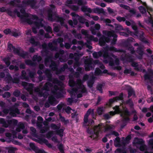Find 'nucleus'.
Returning a JSON list of instances; mask_svg holds the SVG:
<instances>
[{
  "instance_id": "dca6fc26",
  "label": "nucleus",
  "mask_w": 153,
  "mask_h": 153,
  "mask_svg": "<svg viewBox=\"0 0 153 153\" xmlns=\"http://www.w3.org/2000/svg\"><path fill=\"white\" fill-rule=\"evenodd\" d=\"M102 53L101 52H94L93 53V57L95 58H97L101 56Z\"/></svg>"
},
{
  "instance_id": "2f4dec72",
  "label": "nucleus",
  "mask_w": 153,
  "mask_h": 153,
  "mask_svg": "<svg viewBox=\"0 0 153 153\" xmlns=\"http://www.w3.org/2000/svg\"><path fill=\"white\" fill-rule=\"evenodd\" d=\"M4 61L5 62L6 65L8 66L10 64L9 59L8 58H5L4 59Z\"/></svg>"
},
{
  "instance_id": "1a4fd4ad",
  "label": "nucleus",
  "mask_w": 153,
  "mask_h": 153,
  "mask_svg": "<svg viewBox=\"0 0 153 153\" xmlns=\"http://www.w3.org/2000/svg\"><path fill=\"white\" fill-rule=\"evenodd\" d=\"M8 49L10 51H13L15 53L19 55V52H20V49H15L11 44H8Z\"/></svg>"
},
{
  "instance_id": "6e6d98bb",
  "label": "nucleus",
  "mask_w": 153,
  "mask_h": 153,
  "mask_svg": "<svg viewBox=\"0 0 153 153\" xmlns=\"http://www.w3.org/2000/svg\"><path fill=\"white\" fill-rule=\"evenodd\" d=\"M112 135H114L115 136H117L118 135V133L115 132L114 131L112 132Z\"/></svg>"
},
{
  "instance_id": "ddd939ff",
  "label": "nucleus",
  "mask_w": 153,
  "mask_h": 153,
  "mask_svg": "<svg viewBox=\"0 0 153 153\" xmlns=\"http://www.w3.org/2000/svg\"><path fill=\"white\" fill-rule=\"evenodd\" d=\"M93 10L94 13L99 14L101 13H105L103 9L99 8L97 7L94 9Z\"/></svg>"
},
{
  "instance_id": "412c9836",
  "label": "nucleus",
  "mask_w": 153,
  "mask_h": 153,
  "mask_svg": "<svg viewBox=\"0 0 153 153\" xmlns=\"http://www.w3.org/2000/svg\"><path fill=\"white\" fill-rule=\"evenodd\" d=\"M139 9L142 13L143 14L147 13L146 10L142 6H140L139 8Z\"/></svg>"
},
{
  "instance_id": "ea45409f",
  "label": "nucleus",
  "mask_w": 153,
  "mask_h": 153,
  "mask_svg": "<svg viewBox=\"0 0 153 153\" xmlns=\"http://www.w3.org/2000/svg\"><path fill=\"white\" fill-rule=\"evenodd\" d=\"M59 149L60 152H63V147L62 145H60L59 146Z\"/></svg>"
},
{
  "instance_id": "c756f323",
  "label": "nucleus",
  "mask_w": 153,
  "mask_h": 153,
  "mask_svg": "<svg viewBox=\"0 0 153 153\" xmlns=\"http://www.w3.org/2000/svg\"><path fill=\"white\" fill-rule=\"evenodd\" d=\"M115 153H126L125 151L121 150L120 149H117L115 151Z\"/></svg>"
},
{
  "instance_id": "49530a36",
  "label": "nucleus",
  "mask_w": 153,
  "mask_h": 153,
  "mask_svg": "<svg viewBox=\"0 0 153 153\" xmlns=\"http://www.w3.org/2000/svg\"><path fill=\"white\" fill-rule=\"evenodd\" d=\"M76 0H71L70 1H68L67 3L68 4L74 3Z\"/></svg>"
},
{
  "instance_id": "e433bc0d",
  "label": "nucleus",
  "mask_w": 153,
  "mask_h": 153,
  "mask_svg": "<svg viewBox=\"0 0 153 153\" xmlns=\"http://www.w3.org/2000/svg\"><path fill=\"white\" fill-rule=\"evenodd\" d=\"M95 29L96 30H99L100 29V25L98 24H97L95 25Z\"/></svg>"
},
{
  "instance_id": "a19ab883",
  "label": "nucleus",
  "mask_w": 153,
  "mask_h": 153,
  "mask_svg": "<svg viewBox=\"0 0 153 153\" xmlns=\"http://www.w3.org/2000/svg\"><path fill=\"white\" fill-rule=\"evenodd\" d=\"M68 104H71L73 102V99L72 98H69L67 101Z\"/></svg>"
},
{
  "instance_id": "a878e982",
  "label": "nucleus",
  "mask_w": 153,
  "mask_h": 153,
  "mask_svg": "<svg viewBox=\"0 0 153 153\" xmlns=\"http://www.w3.org/2000/svg\"><path fill=\"white\" fill-rule=\"evenodd\" d=\"M133 94L134 95V91L132 89L130 88L128 91V96L130 97Z\"/></svg>"
},
{
  "instance_id": "c85d7f7f",
  "label": "nucleus",
  "mask_w": 153,
  "mask_h": 153,
  "mask_svg": "<svg viewBox=\"0 0 153 153\" xmlns=\"http://www.w3.org/2000/svg\"><path fill=\"white\" fill-rule=\"evenodd\" d=\"M54 134V133L53 132H48L47 135V137L49 138L53 136Z\"/></svg>"
},
{
  "instance_id": "680f3d73",
  "label": "nucleus",
  "mask_w": 153,
  "mask_h": 153,
  "mask_svg": "<svg viewBox=\"0 0 153 153\" xmlns=\"http://www.w3.org/2000/svg\"><path fill=\"white\" fill-rule=\"evenodd\" d=\"M68 23H69V25H70L71 26H73V27H74L73 25V23L72 21L69 20L68 21Z\"/></svg>"
},
{
  "instance_id": "f704fd0d",
  "label": "nucleus",
  "mask_w": 153,
  "mask_h": 153,
  "mask_svg": "<svg viewBox=\"0 0 153 153\" xmlns=\"http://www.w3.org/2000/svg\"><path fill=\"white\" fill-rule=\"evenodd\" d=\"M69 84L70 86L73 87L74 86V82L73 80L70 79L69 81Z\"/></svg>"
},
{
  "instance_id": "58836bf2",
  "label": "nucleus",
  "mask_w": 153,
  "mask_h": 153,
  "mask_svg": "<svg viewBox=\"0 0 153 153\" xmlns=\"http://www.w3.org/2000/svg\"><path fill=\"white\" fill-rule=\"evenodd\" d=\"M95 74L97 75H99L101 73V71L99 69H96L95 71Z\"/></svg>"
},
{
  "instance_id": "338daca9",
  "label": "nucleus",
  "mask_w": 153,
  "mask_h": 153,
  "mask_svg": "<svg viewBox=\"0 0 153 153\" xmlns=\"http://www.w3.org/2000/svg\"><path fill=\"white\" fill-rule=\"evenodd\" d=\"M100 5L102 7H105L106 6L105 4L103 3H101L100 4Z\"/></svg>"
},
{
  "instance_id": "052dcab7",
  "label": "nucleus",
  "mask_w": 153,
  "mask_h": 153,
  "mask_svg": "<svg viewBox=\"0 0 153 153\" xmlns=\"http://www.w3.org/2000/svg\"><path fill=\"white\" fill-rule=\"evenodd\" d=\"M34 108L36 111H38L39 110V107L37 106H35L34 107Z\"/></svg>"
},
{
  "instance_id": "3c124183",
  "label": "nucleus",
  "mask_w": 153,
  "mask_h": 153,
  "mask_svg": "<svg viewBox=\"0 0 153 153\" xmlns=\"http://www.w3.org/2000/svg\"><path fill=\"white\" fill-rule=\"evenodd\" d=\"M107 10H108V12L110 13H111L113 12L112 10L110 7H108L107 8Z\"/></svg>"
},
{
  "instance_id": "69168bd1",
  "label": "nucleus",
  "mask_w": 153,
  "mask_h": 153,
  "mask_svg": "<svg viewBox=\"0 0 153 153\" xmlns=\"http://www.w3.org/2000/svg\"><path fill=\"white\" fill-rule=\"evenodd\" d=\"M44 142L47 145H48L49 146L51 145L49 144H48V141L46 140H44Z\"/></svg>"
},
{
  "instance_id": "4468645a",
  "label": "nucleus",
  "mask_w": 153,
  "mask_h": 153,
  "mask_svg": "<svg viewBox=\"0 0 153 153\" xmlns=\"http://www.w3.org/2000/svg\"><path fill=\"white\" fill-rule=\"evenodd\" d=\"M49 101L51 104L54 105L57 103L58 102L56 100L55 98L53 97H50L49 98Z\"/></svg>"
},
{
  "instance_id": "13d9d810",
  "label": "nucleus",
  "mask_w": 153,
  "mask_h": 153,
  "mask_svg": "<svg viewBox=\"0 0 153 153\" xmlns=\"http://www.w3.org/2000/svg\"><path fill=\"white\" fill-rule=\"evenodd\" d=\"M145 149V146H140V150L141 151H143Z\"/></svg>"
},
{
  "instance_id": "5701e85b",
  "label": "nucleus",
  "mask_w": 153,
  "mask_h": 153,
  "mask_svg": "<svg viewBox=\"0 0 153 153\" xmlns=\"http://www.w3.org/2000/svg\"><path fill=\"white\" fill-rule=\"evenodd\" d=\"M25 128V126L22 123L20 125V126L18 128L16 129V131L17 132H20V128H21L22 129H23Z\"/></svg>"
},
{
  "instance_id": "37998d69",
  "label": "nucleus",
  "mask_w": 153,
  "mask_h": 153,
  "mask_svg": "<svg viewBox=\"0 0 153 153\" xmlns=\"http://www.w3.org/2000/svg\"><path fill=\"white\" fill-rule=\"evenodd\" d=\"M48 128L46 127L44 128L43 129H42L41 130L40 132L42 133H44L48 130Z\"/></svg>"
},
{
  "instance_id": "603ef678",
  "label": "nucleus",
  "mask_w": 153,
  "mask_h": 153,
  "mask_svg": "<svg viewBox=\"0 0 153 153\" xmlns=\"http://www.w3.org/2000/svg\"><path fill=\"white\" fill-rule=\"evenodd\" d=\"M92 84L93 83L91 82H89L88 83V86L90 87L92 86Z\"/></svg>"
},
{
  "instance_id": "c03bdc74",
  "label": "nucleus",
  "mask_w": 153,
  "mask_h": 153,
  "mask_svg": "<svg viewBox=\"0 0 153 153\" xmlns=\"http://www.w3.org/2000/svg\"><path fill=\"white\" fill-rule=\"evenodd\" d=\"M82 34L86 36L87 35L88 32L86 30H82Z\"/></svg>"
},
{
  "instance_id": "6ab92c4d",
  "label": "nucleus",
  "mask_w": 153,
  "mask_h": 153,
  "mask_svg": "<svg viewBox=\"0 0 153 153\" xmlns=\"http://www.w3.org/2000/svg\"><path fill=\"white\" fill-rule=\"evenodd\" d=\"M120 144V138L118 137H116L114 141V144L115 146L118 147L119 146Z\"/></svg>"
},
{
  "instance_id": "8fccbe9b",
  "label": "nucleus",
  "mask_w": 153,
  "mask_h": 153,
  "mask_svg": "<svg viewBox=\"0 0 153 153\" xmlns=\"http://www.w3.org/2000/svg\"><path fill=\"white\" fill-rule=\"evenodd\" d=\"M88 77V76L87 75H85L83 78V81H85L86 79H87Z\"/></svg>"
},
{
  "instance_id": "a18cd8bd",
  "label": "nucleus",
  "mask_w": 153,
  "mask_h": 153,
  "mask_svg": "<svg viewBox=\"0 0 153 153\" xmlns=\"http://www.w3.org/2000/svg\"><path fill=\"white\" fill-rule=\"evenodd\" d=\"M71 8L74 10H76L78 9V7L77 6L73 5L71 7Z\"/></svg>"
},
{
  "instance_id": "bf43d9fd",
  "label": "nucleus",
  "mask_w": 153,
  "mask_h": 153,
  "mask_svg": "<svg viewBox=\"0 0 153 153\" xmlns=\"http://www.w3.org/2000/svg\"><path fill=\"white\" fill-rule=\"evenodd\" d=\"M129 12L133 14H134L135 13V11L134 9L130 10Z\"/></svg>"
},
{
  "instance_id": "6e6552de",
  "label": "nucleus",
  "mask_w": 153,
  "mask_h": 153,
  "mask_svg": "<svg viewBox=\"0 0 153 153\" xmlns=\"http://www.w3.org/2000/svg\"><path fill=\"white\" fill-rule=\"evenodd\" d=\"M30 146L32 149L36 153H44L45 152L44 151L39 149L37 147L35 146L33 143H30Z\"/></svg>"
},
{
  "instance_id": "aec40b11",
  "label": "nucleus",
  "mask_w": 153,
  "mask_h": 153,
  "mask_svg": "<svg viewBox=\"0 0 153 153\" xmlns=\"http://www.w3.org/2000/svg\"><path fill=\"white\" fill-rule=\"evenodd\" d=\"M146 22L148 23H150L153 27V18L151 16V18H149L148 20H146Z\"/></svg>"
},
{
  "instance_id": "f3484780",
  "label": "nucleus",
  "mask_w": 153,
  "mask_h": 153,
  "mask_svg": "<svg viewBox=\"0 0 153 153\" xmlns=\"http://www.w3.org/2000/svg\"><path fill=\"white\" fill-rule=\"evenodd\" d=\"M89 60L90 62L88 63H87L86 61L85 62V64H86V65L85 66V69L86 71H88L90 70V68H88V67L89 68L91 65V59H90Z\"/></svg>"
},
{
  "instance_id": "20e7f679",
  "label": "nucleus",
  "mask_w": 153,
  "mask_h": 153,
  "mask_svg": "<svg viewBox=\"0 0 153 153\" xmlns=\"http://www.w3.org/2000/svg\"><path fill=\"white\" fill-rule=\"evenodd\" d=\"M93 114V110L89 109L87 112L86 114L85 115L84 118V124L85 126L89 125L91 124L94 123V121L92 120H89L88 121V117L89 114Z\"/></svg>"
},
{
  "instance_id": "39448f33",
  "label": "nucleus",
  "mask_w": 153,
  "mask_h": 153,
  "mask_svg": "<svg viewBox=\"0 0 153 153\" xmlns=\"http://www.w3.org/2000/svg\"><path fill=\"white\" fill-rule=\"evenodd\" d=\"M111 56L115 58V56L113 55L111 56H108L106 53H105L103 55V57H104V62L107 63L108 62H109V65L111 66H112L114 64L113 63L111 62V59H112Z\"/></svg>"
},
{
  "instance_id": "f257e3e1",
  "label": "nucleus",
  "mask_w": 153,
  "mask_h": 153,
  "mask_svg": "<svg viewBox=\"0 0 153 153\" xmlns=\"http://www.w3.org/2000/svg\"><path fill=\"white\" fill-rule=\"evenodd\" d=\"M104 127L105 131H107L110 128H112L114 126L112 125H107L105 126L103 124L101 123L98 126H95L92 129L87 130L88 133L90 134V137L92 140L97 139L99 136V134L101 131V128Z\"/></svg>"
},
{
  "instance_id": "4d7b16f0",
  "label": "nucleus",
  "mask_w": 153,
  "mask_h": 153,
  "mask_svg": "<svg viewBox=\"0 0 153 153\" xmlns=\"http://www.w3.org/2000/svg\"><path fill=\"white\" fill-rule=\"evenodd\" d=\"M46 30L48 32H50L51 31V28L50 27H48Z\"/></svg>"
},
{
  "instance_id": "0e129e2a",
  "label": "nucleus",
  "mask_w": 153,
  "mask_h": 153,
  "mask_svg": "<svg viewBox=\"0 0 153 153\" xmlns=\"http://www.w3.org/2000/svg\"><path fill=\"white\" fill-rule=\"evenodd\" d=\"M130 139H131L130 136H128L126 137V141H128Z\"/></svg>"
},
{
  "instance_id": "0eeeda50",
  "label": "nucleus",
  "mask_w": 153,
  "mask_h": 153,
  "mask_svg": "<svg viewBox=\"0 0 153 153\" xmlns=\"http://www.w3.org/2000/svg\"><path fill=\"white\" fill-rule=\"evenodd\" d=\"M15 120L14 119L11 120L7 122L8 124H7V123L5 122L4 120L3 119H0V123L3 124V126L5 127H7L8 126V124H13L14 123Z\"/></svg>"
},
{
  "instance_id": "7c9ffc66",
  "label": "nucleus",
  "mask_w": 153,
  "mask_h": 153,
  "mask_svg": "<svg viewBox=\"0 0 153 153\" xmlns=\"http://www.w3.org/2000/svg\"><path fill=\"white\" fill-rule=\"evenodd\" d=\"M120 6L121 7H122L124 9H127V10L130 9V7L128 6L122 4H120Z\"/></svg>"
},
{
  "instance_id": "393cba45",
  "label": "nucleus",
  "mask_w": 153,
  "mask_h": 153,
  "mask_svg": "<svg viewBox=\"0 0 153 153\" xmlns=\"http://www.w3.org/2000/svg\"><path fill=\"white\" fill-rule=\"evenodd\" d=\"M82 11L85 12L86 11H91V9L89 8H87L86 7H82Z\"/></svg>"
},
{
  "instance_id": "423d86ee",
  "label": "nucleus",
  "mask_w": 153,
  "mask_h": 153,
  "mask_svg": "<svg viewBox=\"0 0 153 153\" xmlns=\"http://www.w3.org/2000/svg\"><path fill=\"white\" fill-rule=\"evenodd\" d=\"M51 126L54 130L55 131L54 132H56V134L59 135L60 136L62 137L63 135V131H64L63 129H60L58 130L59 128V127H57V126H56L53 124H52L51 125Z\"/></svg>"
},
{
  "instance_id": "2eb2a0df",
  "label": "nucleus",
  "mask_w": 153,
  "mask_h": 153,
  "mask_svg": "<svg viewBox=\"0 0 153 153\" xmlns=\"http://www.w3.org/2000/svg\"><path fill=\"white\" fill-rule=\"evenodd\" d=\"M142 4L143 5L145 6V7L146 9L147 12V13L149 14L150 15L149 13V11H151L152 10V9L150 7L148 6L146 4V3L145 2H142Z\"/></svg>"
},
{
  "instance_id": "bb28decb",
  "label": "nucleus",
  "mask_w": 153,
  "mask_h": 153,
  "mask_svg": "<svg viewBox=\"0 0 153 153\" xmlns=\"http://www.w3.org/2000/svg\"><path fill=\"white\" fill-rule=\"evenodd\" d=\"M4 33L6 35H8L11 34V31L10 29H6L4 30Z\"/></svg>"
},
{
  "instance_id": "9d476101",
  "label": "nucleus",
  "mask_w": 153,
  "mask_h": 153,
  "mask_svg": "<svg viewBox=\"0 0 153 153\" xmlns=\"http://www.w3.org/2000/svg\"><path fill=\"white\" fill-rule=\"evenodd\" d=\"M122 95H120L119 97H116L113 99H111L109 100V101L107 105L108 106H110L112 103L114 101H117L118 100H121L122 99Z\"/></svg>"
},
{
  "instance_id": "473e14b6",
  "label": "nucleus",
  "mask_w": 153,
  "mask_h": 153,
  "mask_svg": "<svg viewBox=\"0 0 153 153\" xmlns=\"http://www.w3.org/2000/svg\"><path fill=\"white\" fill-rule=\"evenodd\" d=\"M3 96L4 97H10V94L8 92H5Z\"/></svg>"
},
{
  "instance_id": "b1692460",
  "label": "nucleus",
  "mask_w": 153,
  "mask_h": 153,
  "mask_svg": "<svg viewBox=\"0 0 153 153\" xmlns=\"http://www.w3.org/2000/svg\"><path fill=\"white\" fill-rule=\"evenodd\" d=\"M103 110L104 109L103 107L99 108L97 110V111L98 114H102Z\"/></svg>"
},
{
  "instance_id": "09e8293b",
  "label": "nucleus",
  "mask_w": 153,
  "mask_h": 153,
  "mask_svg": "<svg viewBox=\"0 0 153 153\" xmlns=\"http://www.w3.org/2000/svg\"><path fill=\"white\" fill-rule=\"evenodd\" d=\"M107 35L108 36H113L112 34V33L111 32H108L107 33Z\"/></svg>"
},
{
  "instance_id": "de8ad7c7",
  "label": "nucleus",
  "mask_w": 153,
  "mask_h": 153,
  "mask_svg": "<svg viewBox=\"0 0 153 153\" xmlns=\"http://www.w3.org/2000/svg\"><path fill=\"white\" fill-rule=\"evenodd\" d=\"M92 18L94 20L96 21L98 20L99 19L98 17L97 16H93Z\"/></svg>"
},
{
  "instance_id": "864d4df0",
  "label": "nucleus",
  "mask_w": 153,
  "mask_h": 153,
  "mask_svg": "<svg viewBox=\"0 0 153 153\" xmlns=\"http://www.w3.org/2000/svg\"><path fill=\"white\" fill-rule=\"evenodd\" d=\"M101 87L102 85H99L97 87V89L99 90L101 92H102V91H101Z\"/></svg>"
},
{
  "instance_id": "a211bd4d",
  "label": "nucleus",
  "mask_w": 153,
  "mask_h": 153,
  "mask_svg": "<svg viewBox=\"0 0 153 153\" xmlns=\"http://www.w3.org/2000/svg\"><path fill=\"white\" fill-rule=\"evenodd\" d=\"M14 113L11 112L10 113V114L11 116L13 117L16 116V114H19V110L18 109H16L13 111Z\"/></svg>"
},
{
  "instance_id": "4be33fe9",
  "label": "nucleus",
  "mask_w": 153,
  "mask_h": 153,
  "mask_svg": "<svg viewBox=\"0 0 153 153\" xmlns=\"http://www.w3.org/2000/svg\"><path fill=\"white\" fill-rule=\"evenodd\" d=\"M141 141V140H139L138 138H136L134 139L133 143L134 144L136 143L140 144Z\"/></svg>"
},
{
  "instance_id": "f03ea898",
  "label": "nucleus",
  "mask_w": 153,
  "mask_h": 153,
  "mask_svg": "<svg viewBox=\"0 0 153 153\" xmlns=\"http://www.w3.org/2000/svg\"><path fill=\"white\" fill-rule=\"evenodd\" d=\"M113 109L114 110V112L111 111L109 112V114H106L104 115V117L105 118L108 119L110 118L111 116L116 114L120 113L121 116L125 120H127L128 119V116L130 115V113L127 109H124L123 111H121L119 109L118 106H116L114 107Z\"/></svg>"
},
{
  "instance_id": "9b49d317",
  "label": "nucleus",
  "mask_w": 153,
  "mask_h": 153,
  "mask_svg": "<svg viewBox=\"0 0 153 153\" xmlns=\"http://www.w3.org/2000/svg\"><path fill=\"white\" fill-rule=\"evenodd\" d=\"M33 19H34V20H37V22L35 23V25L37 27L43 26L42 22H43L42 21H41L40 20H38L37 17L35 16H33Z\"/></svg>"
},
{
  "instance_id": "cd10ccee",
  "label": "nucleus",
  "mask_w": 153,
  "mask_h": 153,
  "mask_svg": "<svg viewBox=\"0 0 153 153\" xmlns=\"http://www.w3.org/2000/svg\"><path fill=\"white\" fill-rule=\"evenodd\" d=\"M117 19L120 22L122 21H124L125 19L124 17H121L120 16H118L117 18Z\"/></svg>"
},
{
  "instance_id": "72a5a7b5",
  "label": "nucleus",
  "mask_w": 153,
  "mask_h": 153,
  "mask_svg": "<svg viewBox=\"0 0 153 153\" xmlns=\"http://www.w3.org/2000/svg\"><path fill=\"white\" fill-rule=\"evenodd\" d=\"M101 19L105 23L107 24V23H110L111 22V21L110 20L108 19H103L102 18H101Z\"/></svg>"
},
{
  "instance_id": "e2e57ef3",
  "label": "nucleus",
  "mask_w": 153,
  "mask_h": 153,
  "mask_svg": "<svg viewBox=\"0 0 153 153\" xmlns=\"http://www.w3.org/2000/svg\"><path fill=\"white\" fill-rule=\"evenodd\" d=\"M31 130L33 132H35L36 131V130L32 127L30 128Z\"/></svg>"
},
{
  "instance_id": "774afa93",
  "label": "nucleus",
  "mask_w": 153,
  "mask_h": 153,
  "mask_svg": "<svg viewBox=\"0 0 153 153\" xmlns=\"http://www.w3.org/2000/svg\"><path fill=\"white\" fill-rule=\"evenodd\" d=\"M21 98L22 100H25L26 99V97L24 95H23L21 97Z\"/></svg>"
},
{
  "instance_id": "4c0bfd02",
  "label": "nucleus",
  "mask_w": 153,
  "mask_h": 153,
  "mask_svg": "<svg viewBox=\"0 0 153 153\" xmlns=\"http://www.w3.org/2000/svg\"><path fill=\"white\" fill-rule=\"evenodd\" d=\"M9 68L10 69H14L16 70H17L18 69V68L16 66H14L13 65H11L10 66Z\"/></svg>"
},
{
  "instance_id": "79ce46f5",
  "label": "nucleus",
  "mask_w": 153,
  "mask_h": 153,
  "mask_svg": "<svg viewBox=\"0 0 153 153\" xmlns=\"http://www.w3.org/2000/svg\"><path fill=\"white\" fill-rule=\"evenodd\" d=\"M38 122L39 123H41L43 121V119L41 117H39L37 118Z\"/></svg>"
},
{
  "instance_id": "c9c22d12",
  "label": "nucleus",
  "mask_w": 153,
  "mask_h": 153,
  "mask_svg": "<svg viewBox=\"0 0 153 153\" xmlns=\"http://www.w3.org/2000/svg\"><path fill=\"white\" fill-rule=\"evenodd\" d=\"M71 110L73 111L69 107H68L66 109V111L68 113H70Z\"/></svg>"
},
{
  "instance_id": "7ed1b4c3",
  "label": "nucleus",
  "mask_w": 153,
  "mask_h": 153,
  "mask_svg": "<svg viewBox=\"0 0 153 153\" xmlns=\"http://www.w3.org/2000/svg\"><path fill=\"white\" fill-rule=\"evenodd\" d=\"M76 85L78 87L77 89H72L69 91V92L72 95L73 94H74L76 93L77 94V97L80 98L81 97L83 94L86 92V90L84 86L82 85L81 80H77Z\"/></svg>"
},
{
  "instance_id": "5fc2aeb1",
  "label": "nucleus",
  "mask_w": 153,
  "mask_h": 153,
  "mask_svg": "<svg viewBox=\"0 0 153 153\" xmlns=\"http://www.w3.org/2000/svg\"><path fill=\"white\" fill-rule=\"evenodd\" d=\"M62 10L63 12H64L67 13H69V11L68 10L63 9Z\"/></svg>"
},
{
  "instance_id": "f8f14e48",
  "label": "nucleus",
  "mask_w": 153,
  "mask_h": 153,
  "mask_svg": "<svg viewBox=\"0 0 153 153\" xmlns=\"http://www.w3.org/2000/svg\"><path fill=\"white\" fill-rule=\"evenodd\" d=\"M20 11L22 14L21 15L19 13L16 11H15V13H16L18 17H20L22 18H23L24 17H25L27 15V14L25 13L24 10H21Z\"/></svg>"
}]
</instances>
